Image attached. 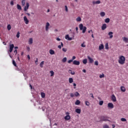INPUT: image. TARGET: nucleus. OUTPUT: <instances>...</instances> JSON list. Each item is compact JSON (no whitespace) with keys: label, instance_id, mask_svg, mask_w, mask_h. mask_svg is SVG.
Listing matches in <instances>:
<instances>
[{"label":"nucleus","instance_id":"nucleus-48","mask_svg":"<svg viewBox=\"0 0 128 128\" xmlns=\"http://www.w3.org/2000/svg\"><path fill=\"white\" fill-rule=\"evenodd\" d=\"M20 32H18L16 35V38H20Z\"/></svg>","mask_w":128,"mask_h":128},{"label":"nucleus","instance_id":"nucleus-60","mask_svg":"<svg viewBox=\"0 0 128 128\" xmlns=\"http://www.w3.org/2000/svg\"><path fill=\"white\" fill-rule=\"evenodd\" d=\"M72 60L73 61H74V60H76V57H75V56H72Z\"/></svg>","mask_w":128,"mask_h":128},{"label":"nucleus","instance_id":"nucleus-62","mask_svg":"<svg viewBox=\"0 0 128 128\" xmlns=\"http://www.w3.org/2000/svg\"><path fill=\"white\" fill-rule=\"evenodd\" d=\"M66 114H67V116H70V112H66Z\"/></svg>","mask_w":128,"mask_h":128},{"label":"nucleus","instance_id":"nucleus-36","mask_svg":"<svg viewBox=\"0 0 128 128\" xmlns=\"http://www.w3.org/2000/svg\"><path fill=\"white\" fill-rule=\"evenodd\" d=\"M69 72H70V74H72V76L76 74V73L74 72L72 70H70Z\"/></svg>","mask_w":128,"mask_h":128},{"label":"nucleus","instance_id":"nucleus-3","mask_svg":"<svg viewBox=\"0 0 128 128\" xmlns=\"http://www.w3.org/2000/svg\"><path fill=\"white\" fill-rule=\"evenodd\" d=\"M108 117L107 116H101L100 117V120L102 122H110V120H108Z\"/></svg>","mask_w":128,"mask_h":128},{"label":"nucleus","instance_id":"nucleus-58","mask_svg":"<svg viewBox=\"0 0 128 128\" xmlns=\"http://www.w3.org/2000/svg\"><path fill=\"white\" fill-rule=\"evenodd\" d=\"M10 4L11 6H14V1H11Z\"/></svg>","mask_w":128,"mask_h":128},{"label":"nucleus","instance_id":"nucleus-44","mask_svg":"<svg viewBox=\"0 0 128 128\" xmlns=\"http://www.w3.org/2000/svg\"><path fill=\"white\" fill-rule=\"evenodd\" d=\"M22 6H24V4H26V0H22Z\"/></svg>","mask_w":128,"mask_h":128},{"label":"nucleus","instance_id":"nucleus-46","mask_svg":"<svg viewBox=\"0 0 128 128\" xmlns=\"http://www.w3.org/2000/svg\"><path fill=\"white\" fill-rule=\"evenodd\" d=\"M65 10L66 12H68V6H65Z\"/></svg>","mask_w":128,"mask_h":128},{"label":"nucleus","instance_id":"nucleus-14","mask_svg":"<svg viewBox=\"0 0 128 128\" xmlns=\"http://www.w3.org/2000/svg\"><path fill=\"white\" fill-rule=\"evenodd\" d=\"M100 4V0H98L97 1H93L92 2L93 4Z\"/></svg>","mask_w":128,"mask_h":128},{"label":"nucleus","instance_id":"nucleus-38","mask_svg":"<svg viewBox=\"0 0 128 128\" xmlns=\"http://www.w3.org/2000/svg\"><path fill=\"white\" fill-rule=\"evenodd\" d=\"M75 96H80V93L78 92H76L74 93Z\"/></svg>","mask_w":128,"mask_h":128},{"label":"nucleus","instance_id":"nucleus-10","mask_svg":"<svg viewBox=\"0 0 128 128\" xmlns=\"http://www.w3.org/2000/svg\"><path fill=\"white\" fill-rule=\"evenodd\" d=\"M88 60H89V62L90 64H92V62H94V59H92L90 56H88Z\"/></svg>","mask_w":128,"mask_h":128},{"label":"nucleus","instance_id":"nucleus-20","mask_svg":"<svg viewBox=\"0 0 128 128\" xmlns=\"http://www.w3.org/2000/svg\"><path fill=\"white\" fill-rule=\"evenodd\" d=\"M104 46L102 44H101L100 46H99L100 50H104Z\"/></svg>","mask_w":128,"mask_h":128},{"label":"nucleus","instance_id":"nucleus-42","mask_svg":"<svg viewBox=\"0 0 128 128\" xmlns=\"http://www.w3.org/2000/svg\"><path fill=\"white\" fill-rule=\"evenodd\" d=\"M85 104L88 106H90V102H88V101H86Z\"/></svg>","mask_w":128,"mask_h":128},{"label":"nucleus","instance_id":"nucleus-25","mask_svg":"<svg viewBox=\"0 0 128 128\" xmlns=\"http://www.w3.org/2000/svg\"><path fill=\"white\" fill-rule=\"evenodd\" d=\"M17 8H18V10H22V6H20V5L18 4H17Z\"/></svg>","mask_w":128,"mask_h":128},{"label":"nucleus","instance_id":"nucleus-64","mask_svg":"<svg viewBox=\"0 0 128 128\" xmlns=\"http://www.w3.org/2000/svg\"><path fill=\"white\" fill-rule=\"evenodd\" d=\"M82 72H86V70L84 69L82 70Z\"/></svg>","mask_w":128,"mask_h":128},{"label":"nucleus","instance_id":"nucleus-8","mask_svg":"<svg viewBox=\"0 0 128 128\" xmlns=\"http://www.w3.org/2000/svg\"><path fill=\"white\" fill-rule=\"evenodd\" d=\"M111 98H112V102H116V96H114V94H112V96H111Z\"/></svg>","mask_w":128,"mask_h":128},{"label":"nucleus","instance_id":"nucleus-35","mask_svg":"<svg viewBox=\"0 0 128 128\" xmlns=\"http://www.w3.org/2000/svg\"><path fill=\"white\" fill-rule=\"evenodd\" d=\"M105 48L106 50H108V43H106L105 45Z\"/></svg>","mask_w":128,"mask_h":128},{"label":"nucleus","instance_id":"nucleus-15","mask_svg":"<svg viewBox=\"0 0 128 128\" xmlns=\"http://www.w3.org/2000/svg\"><path fill=\"white\" fill-rule=\"evenodd\" d=\"M48 26H50V23L48 22H47L46 23V30L48 32Z\"/></svg>","mask_w":128,"mask_h":128},{"label":"nucleus","instance_id":"nucleus-51","mask_svg":"<svg viewBox=\"0 0 128 128\" xmlns=\"http://www.w3.org/2000/svg\"><path fill=\"white\" fill-rule=\"evenodd\" d=\"M26 50H27L28 52H30V46H27L26 47Z\"/></svg>","mask_w":128,"mask_h":128},{"label":"nucleus","instance_id":"nucleus-30","mask_svg":"<svg viewBox=\"0 0 128 128\" xmlns=\"http://www.w3.org/2000/svg\"><path fill=\"white\" fill-rule=\"evenodd\" d=\"M41 96L42 98H45L46 96V94H44V92H41Z\"/></svg>","mask_w":128,"mask_h":128},{"label":"nucleus","instance_id":"nucleus-19","mask_svg":"<svg viewBox=\"0 0 128 128\" xmlns=\"http://www.w3.org/2000/svg\"><path fill=\"white\" fill-rule=\"evenodd\" d=\"M28 42V44H32V42H33L32 38H30Z\"/></svg>","mask_w":128,"mask_h":128},{"label":"nucleus","instance_id":"nucleus-28","mask_svg":"<svg viewBox=\"0 0 128 128\" xmlns=\"http://www.w3.org/2000/svg\"><path fill=\"white\" fill-rule=\"evenodd\" d=\"M100 16H106V12H101L100 13Z\"/></svg>","mask_w":128,"mask_h":128},{"label":"nucleus","instance_id":"nucleus-26","mask_svg":"<svg viewBox=\"0 0 128 128\" xmlns=\"http://www.w3.org/2000/svg\"><path fill=\"white\" fill-rule=\"evenodd\" d=\"M68 80L70 84H72L74 82V79L72 78H69Z\"/></svg>","mask_w":128,"mask_h":128},{"label":"nucleus","instance_id":"nucleus-24","mask_svg":"<svg viewBox=\"0 0 128 128\" xmlns=\"http://www.w3.org/2000/svg\"><path fill=\"white\" fill-rule=\"evenodd\" d=\"M82 63H83L84 64H88V60H87V59H84V60H82Z\"/></svg>","mask_w":128,"mask_h":128},{"label":"nucleus","instance_id":"nucleus-37","mask_svg":"<svg viewBox=\"0 0 128 128\" xmlns=\"http://www.w3.org/2000/svg\"><path fill=\"white\" fill-rule=\"evenodd\" d=\"M99 77L100 78H104V74H100Z\"/></svg>","mask_w":128,"mask_h":128},{"label":"nucleus","instance_id":"nucleus-40","mask_svg":"<svg viewBox=\"0 0 128 128\" xmlns=\"http://www.w3.org/2000/svg\"><path fill=\"white\" fill-rule=\"evenodd\" d=\"M103 128H110V126H108V125L106 124L103 126Z\"/></svg>","mask_w":128,"mask_h":128},{"label":"nucleus","instance_id":"nucleus-2","mask_svg":"<svg viewBox=\"0 0 128 128\" xmlns=\"http://www.w3.org/2000/svg\"><path fill=\"white\" fill-rule=\"evenodd\" d=\"M79 28L80 30H82V32L84 34L86 31V27L84 26V24H79Z\"/></svg>","mask_w":128,"mask_h":128},{"label":"nucleus","instance_id":"nucleus-54","mask_svg":"<svg viewBox=\"0 0 128 128\" xmlns=\"http://www.w3.org/2000/svg\"><path fill=\"white\" fill-rule=\"evenodd\" d=\"M74 62L72 60H68V64H70V62Z\"/></svg>","mask_w":128,"mask_h":128},{"label":"nucleus","instance_id":"nucleus-17","mask_svg":"<svg viewBox=\"0 0 128 128\" xmlns=\"http://www.w3.org/2000/svg\"><path fill=\"white\" fill-rule=\"evenodd\" d=\"M75 112H76V114H80L82 112V110L80 108H76Z\"/></svg>","mask_w":128,"mask_h":128},{"label":"nucleus","instance_id":"nucleus-18","mask_svg":"<svg viewBox=\"0 0 128 128\" xmlns=\"http://www.w3.org/2000/svg\"><path fill=\"white\" fill-rule=\"evenodd\" d=\"M120 90L122 92H126V88H124V86H120Z\"/></svg>","mask_w":128,"mask_h":128},{"label":"nucleus","instance_id":"nucleus-50","mask_svg":"<svg viewBox=\"0 0 128 128\" xmlns=\"http://www.w3.org/2000/svg\"><path fill=\"white\" fill-rule=\"evenodd\" d=\"M94 65H95V66H98V61H95V62H94Z\"/></svg>","mask_w":128,"mask_h":128},{"label":"nucleus","instance_id":"nucleus-39","mask_svg":"<svg viewBox=\"0 0 128 128\" xmlns=\"http://www.w3.org/2000/svg\"><path fill=\"white\" fill-rule=\"evenodd\" d=\"M99 104L100 106H102V104H104V101L103 100L100 101Z\"/></svg>","mask_w":128,"mask_h":128},{"label":"nucleus","instance_id":"nucleus-47","mask_svg":"<svg viewBox=\"0 0 128 128\" xmlns=\"http://www.w3.org/2000/svg\"><path fill=\"white\" fill-rule=\"evenodd\" d=\"M74 96L75 95L74 94V93L70 94V96H71V98H74Z\"/></svg>","mask_w":128,"mask_h":128},{"label":"nucleus","instance_id":"nucleus-33","mask_svg":"<svg viewBox=\"0 0 128 128\" xmlns=\"http://www.w3.org/2000/svg\"><path fill=\"white\" fill-rule=\"evenodd\" d=\"M50 76H53L54 74V71L51 70L50 71Z\"/></svg>","mask_w":128,"mask_h":128},{"label":"nucleus","instance_id":"nucleus-6","mask_svg":"<svg viewBox=\"0 0 128 128\" xmlns=\"http://www.w3.org/2000/svg\"><path fill=\"white\" fill-rule=\"evenodd\" d=\"M14 44H11L10 45V52H12V50H14Z\"/></svg>","mask_w":128,"mask_h":128},{"label":"nucleus","instance_id":"nucleus-56","mask_svg":"<svg viewBox=\"0 0 128 128\" xmlns=\"http://www.w3.org/2000/svg\"><path fill=\"white\" fill-rule=\"evenodd\" d=\"M27 58H28V60H30V55L29 54H28V56H27Z\"/></svg>","mask_w":128,"mask_h":128},{"label":"nucleus","instance_id":"nucleus-23","mask_svg":"<svg viewBox=\"0 0 128 128\" xmlns=\"http://www.w3.org/2000/svg\"><path fill=\"white\" fill-rule=\"evenodd\" d=\"M122 40H123L124 42H128V38H126V37H124L122 38Z\"/></svg>","mask_w":128,"mask_h":128},{"label":"nucleus","instance_id":"nucleus-31","mask_svg":"<svg viewBox=\"0 0 128 128\" xmlns=\"http://www.w3.org/2000/svg\"><path fill=\"white\" fill-rule=\"evenodd\" d=\"M76 22H82V18L80 17H78L76 18Z\"/></svg>","mask_w":128,"mask_h":128},{"label":"nucleus","instance_id":"nucleus-9","mask_svg":"<svg viewBox=\"0 0 128 128\" xmlns=\"http://www.w3.org/2000/svg\"><path fill=\"white\" fill-rule=\"evenodd\" d=\"M80 61L75 60L73 62V64H74L75 66H80Z\"/></svg>","mask_w":128,"mask_h":128},{"label":"nucleus","instance_id":"nucleus-11","mask_svg":"<svg viewBox=\"0 0 128 128\" xmlns=\"http://www.w3.org/2000/svg\"><path fill=\"white\" fill-rule=\"evenodd\" d=\"M65 38H66V40H72V38L70 37V36H68V34H67Z\"/></svg>","mask_w":128,"mask_h":128},{"label":"nucleus","instance_id":"nucleus-5","mask_svg":"<svg viewBox=\"0 0 128 128\" xmlns=\"http://www.w3.org/2000/svg\"><path fill=\"white\" fill-rule=\"evenodd\" d=\"M28 8H30V3L26 2V6H25L24 8V12H26L28 10Z\"/></svg>","mask_w":128,"mask_h":128},{"label":"nucleus","instance_id":"nucleus-41","mask_svg":"<svg viewBox=\"0 0 128 128\" xmlns=\"http://www.w3.org/2000/svg\"><path fill=\"white\" fill-rule=\"evenodd\" d=\"M62 62H66V57L64 58L62 60Z\"/></svg>","mask_w":128,"mask_h":128},{"label":"nucleus","instance_id":"nucleus-32","mask_svg":"<svg viewBox=\"0 0 128 128\" xmlns=\"http://www.w3.org/2000/svg\"><path fill=\"white\" fill-rule=\"evenodd\" d=\"M44 62L42 61L40 63V68H44Z\"/></svg>","mask_w":128,"mask_h":128},{"label":"nucleus","instance_id":"nucleus-49","mask_svg":"<svg viewBox=\"0 0 128 128\" xmlns=\"http://www.w3.org/2000/svg\"><path fill=\"white\" fill-rule=\"evenodd\" d=\"M62 52H66V50H68L66 48H62Z\"/></svg>","mask_w":128,"mask_h":128},{"label":"nucleus","instance_id":"nucleus-55","mask_svg":"<svg viewBox=\"0 0 128 128\" xmlns=\"http://www.w3.org/2000/svg\"><path fill=\"white\" fill-rule=\"evenodd\" d=\"M14 52L15 54V56H16V54H18V50H15L14 51Z\"/></svg>","mask_w":128,"mask_h":128},{"label":"nucleus","instance_id":"nucleus-45","mask_svg":"<svg viewBox=\"0 0 128 128\" xmlns=\"http://www.w3.org/2000/svg\"><path fill=\"white\" fill-rule=\"evenodd\" d=\"M81 46L82 48H86V45L84 44V43H82V44H81Z\"/></svg>","mask_w":128,"mask_h":128},{"label":"nucleus","instance_id":"nucleus-53","mask_svg":"<svg viewBox=\"0 0 128 128\" xmlns=\"http://www.w3.org/2000/svg\"><path fill=\"white\" fill-rule=\"evenodd\" d=\"M38 58H36V60H35V64H38Z\"/></svg>","mask_w":128,"mask_h":128},{"label":"nucleus","instance_id":"nucleus-12","mask_svg":"<svg viewBox=\"0 0 128 128\" xmlns=\"http://www.w3.org/2000/svg\"><path fill=\"white\" fill-rule=\"evenodd\" d=\"M112 34H114V32H110L108 33V36H110V38H114V36H112Z\"/></svg>","mask_w":128,"mask_h":128},{"label":"nucleus","instance_id":"nucleus-21","mask_svg":"<svg viewBox=\"0 0 128 128\" xmlns=\"http://www.w3.org/2000/svg\"><path fill=\"white\" fill-rule=\"evenodd\" d=\"M49 52L50 54H54V50L50 49V50H49Z\"/></svg>","mask_w":128,"mask_h":128},{"label":"nucleus","instance_id":"nucleus-43","mask_svg":"<svg viewBox=\"0 0 128 128\" xmlns=\"http://www.w3.org/2000/svg\"><path fill=\"white\" fill-rule=\"evenodd\" d=\"M120 120H122V122H126V118H122Z\"/></svg>","mask_w":128,"mask_h":128},{"label":"nucleus","instance_id":"nucleus-63","mask_svg":"<svg viewBox=\"0 0 128 128\" xmlns=\"http://www.w3.org/2000/svg\"><path fill=\"white\" fill-rule=\"evenodd\" d=\"M58 48L60 50V48H62V46L60 45L58 46Z\"/></svg>","mask_w":128,"mask_h":128},{"label":"nucleus","instance_id":"nucleus-61","mask_svg":"<svg viewBox=\"0 0 128 128\" xmlns=\"http://www.w3.org/2000/svg\"><path fill=\"white\" fill-rule=\"evenodd\" d=\"M56 40H58V42H60V38H56Z\"/></svg>","mask_w":128,"mask_h":128},{"label":"nucleus","instance_id":"nucleus-22","mask_svg":"<svg viewBox=\"0 0 128 128\" xmlns=\"http://www.w3.org/2000/svg\"><path fill=\"white\" fill-rule=\"evenodd\" d=\"M75 104L76 106H78V104H80V100H76L75 102Z\"/></svg>","mask_w":128,"mask_h":128},{"label":"nucleus","instance_id":"nucleus-27","mask_svg":"<svg viewBox=\"0 0 128 128\" xmlns=\"http://www.w3.org/2000/svg\"><path fill=\"white\" fill-rule=\"evenodd\" d=\"M7 28L8 30H10L12 29V26H10V24H8L7 26Z\"/></svg>","mask_w":128,"mask_h":128},{"label":"nucleus","instance_id":"nucleus-16","mask_svg":"<svg viewBox=\"0 0 128 128\" xmlns=\"http://www.w3.org/2000/svg\"><path fill=\"white\" fill-rule=\"evenodd\" d=\"M64 120H70V115H66L64 117Z\"/></svg>","mask_w":128,"mask_h":128},{"label":"nucleus","instance_id":"nucleus-59","mask_svg":"<svg viewBox=\"0 0 128 128\" xmlns=\"http://www.w3.org/2000/svg\"><path fill=\"white\" fill-rule=\"evenodd\" d=\"M76 32H78V28L76 27Z\"/></svg>","mask_w":128,"mask_h":128},{"label":"nucleus","instance_id":"nucleus-1","mask_svg":"<svg viewBox=\"0 0 128 128\" xmlns=\"http://www.w3.org/2000/svg\"><path fill=\"white\" fill-rule=\"evenodd\" d=\"M118 62L120 64H124L126 63V57L124 56H120L118 58Z\"/></svg>","mask_w":128,"mask_h":128},{"label":"nucleus","instance_id":"nucleus-7","mask_svg":"<svg viewBox=\"0 0 128 128\" xmlns=\"http://www.w3.org/2000/svg\"><path fill=\"white\" fill-rule=\"evenodd\" d=\"M24 20L26 24H28V22H30V21H28V20L26 16H24Z\"/></svg>","mask_w":128,"mask_h":128},{"label":"nucleus","instance_id":"nucleus-52","mask_svg":"<svg viewBox=\"0 0 128 128\" xmlns=\"http://www.w3.org/2000/svg\"><path fill=\"white\" fill-rule=\"evenodd\" d=\"M73 86H74V88H76V83H73Z\"/></svg>","mask_w":128,"mask_h":128},{"label":"nucleus","instance_id":"nucleus-29","mask_svg":"<svg viewBox=\"0 0 128 128\" xmlns=\"http://www.w3.org/2000/svg\"><path fill=\"white\" fill-rule=\"evenodd\" d=\"M110 18H106V19H105V22L108 24V23L110 22Z\"/></svg>","mask_w":128,"mask_h":128},{"label":"nucleus","instance_id":"nucleus-13","mask_svg":"<svg viewBox=\"0 0 128 128\" xmlns=\"http://www.w3.org/2000/svg\"><path fill=\"white\" fill-rule=\"evenodd\" d=\"M106 28V24H104L102 26V30H104Z\"/></svg>","mask_w":128,"mask_h":128},{"label":"nucleus","instance_id":"nucleus-57","mask_svg":"<svg viewBox=\"0 0 128 128\" xmlns=\"http://www.w3.org/2000/svg\"><path fill=\"white\" fill-rule=\"evenodd\" d=\"M91 95V97L92 98H94V94H90Z\"/></svg>","mask_w":128,"mask_h":128},{"label":"nucleus","instance_id":"nucleus-4","mask_svg":"<svg viewBox=\"0 0 128 128\" xmlns=\"http://www.w3.org/2000/svg\"><path fill=\"white\" fill-rule=\"evenodd\" d=\"M114 104L112 102H109L108 103V108H114Z\"/></svg>","mask_w":128,"mask_h":128},{"label":"nucleus","instance_id":"nucleus-34","mask_svg":"<svg viewBox=\"0 0 128 128\" xmlns=\"http://www.w3.org/2000/svg\"><path fill=\"white\" fill-rule=\"evenodd\" d=\"M12 64L14 66H17L16 63V61H14V60H12Z\"/></svg>","mask_w":128,"mask_h":128}]
</instances>
